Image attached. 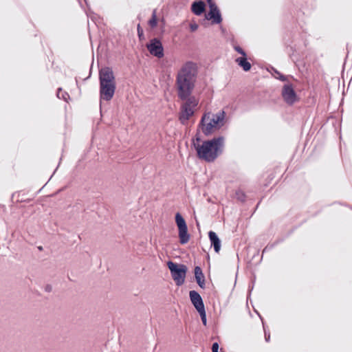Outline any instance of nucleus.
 <instances>
[{"mask_svg": "<svg viewBox=\"0 0 352 352\" xmlns=\"http://www.w3.org/2000/svg\"><path fill=\"white\" fill-rule=\"evenodd\" d=\"M56 169H58V167H56V169H54V172H53V174H55L56 171Z\"/></svg>", "mask_w": 352, "mask_h": 352, "instance_id": "obj_37", "label": "nucleus"}, {"mask_svg": "<svg viewBox=\"0 0 352 352\" xmlns=\"http://www.w3.org/2000/svg\"><path fill=\"white\" fill-rule=\"evenodd\" d=\"M234 49L243 56H246L245 52L239 45H234Z\"/></svg>", "mask_w": 352, "mask_h": 352, "instance_id": "obj_24", "label": "nucleus"}, {"mask_svg": "<svg viewBox=\"0 0 352 352\" xmlns=\"http://www.w3.org/2000/svg\"><path fill=\"white\" fill-rule=\"evenodd\" d=\"M219 345L217 342H214L212 345V352H219Z\"/></svg>", "mask_w": 352, "mask_h": 352, "instance_id": "obj_27", "label": "nucleus"}, {"mask_svg": "<svg viewBox=\"0 0 352 352\" xmlns=\"http://www.w3.org/2000/svg\"><path fill=\"white\" fill-rule=\"evenodd\" d=\"M56 169H58V167H56V169H54V172H53V174H55L56 171Z\"/></svg>", "mask_w": 352, "mask_h": 352, "instance_id": "obj_36", "label": "nucleus"}, {"mask_svg": "<svg viewBox=\"0 0 352 352\" xmlns=\"http://www.w3.org/2000/svg\"><path fill=\"white\" fill-rule=\"evenodd\" d=\"M194 140H195V142L198 143V144H199V142H201V137H200L199 133H197V134L195 135V138H192V144L193 143Z\"/></svg>", "mask_w": 352, "mask_h": 352, "instance_id": "obj_28", "label": "nucleus"}, {"mask_svg": "<svg viewBox=\"0 0 352 352\" xmlns=\"http://www.w3.org/2000/svg\"><path fill=\"white\" fill-rule=\"evenodd\" d=\"M197 312L200 315V317H201V319L203 324L204 326H206V324H207V319H206V309H203V310H201V311H197Z\"/></svg>", "mask_w": 352, "mask_h": 352, "instance_id": "obj_22", "label": "nucleus"}, {"mask_svg": "<svg viewBox=\"0 0 352 352\" xmlns=\"http://www.w3.org/2000/svg\"><path fill=\"white\" fill-rule=\"evenodd\" d=\"M205 10L206 4L203 0H195L191 5V11L197 16H201Z\"/></svg>", "mask_w": 352, "mask_h": 352, "instance_id": "obj_10", "label": "nucleus"}, {"mask_svg": "<svg viewBox=\"0 0 352 352\" xmlns=\"http://www.w3.org/2000/svg\"><path fill=\"white\" fill-rule=\"evenodd\" d=\"M206 19L212 20V24H219L222 21V17L219 9L209 11L208 14L205 15Z\"/></svg>", "mask_w": 352, "mask_h": 352, "instance_id": "obj_11", "label": "nucleus"}, {"mask_svg": "<svg viewBox=\"0 0 352 352\" xmlns=\"http://www.w3.org/2000/svg\"><path fill=\"white\" fill-rule=\"evenodd\" d=\"M116 89V84L100 85V100L109 101L113 97Z\"/></svg>", "mask_w": 352, "mask_h": 352, "instance_id": "obj_8", "label": "nucleus"}, {"mask_svg": "<svg viewBox=\"0 0 352 352\" xmlns=\"http://www.w3.org/2000/svg\"><path fill=\"white\" fill-rule=\"evenodd\" d=\"M56 169H58V167H56V169H54V172H53V174H55L56 171Z\"/></svg>", "mask_w": 352, "mask_h": 352, "instance_id": "obj_34", "label": "nucleus"}, {"mask_svg": "<svg viewBox=\"0 0 352 352\" xmlns=\"http://www.w3.org/2000/svg\"><path fill=\"white\" fill-rule=\"evenodd\" d=\"M226 113L221 110L212 116V118L210 120L212 122L213 124L217 126V129H220L224 124V119Z\"/></svg>", "mask_w": 352, "mask_h": 352, "instance_id": "obj_13", "label": "nucleus"}, {"mask_svg": "<svg viewBox=\"0 0 352 352\" xmlns=\"http://www.w3.org/2000/svg\"><path fill=\"white\" fill-rule=\"evenodd\" d=\"M225 139L223 136L213 138L211 140H205L201 144L193 141L192 146L197 152L199 159L206 162H213L223 153Z\"/></svg>", "mask_w": 352, "mask_h": 352, "instance_id": "obj_2", "label": "nucleus"}, {"mask_svg": "<svg viewBox=\"0 0 352 352\" xmlns=\"http://www.w3.org/2000/svg\"><path fill=\"white\" fill-rule=\"evenodd\" d=\"M261 320H262L263 327L264 333H265V340L267 342H268L270 340V331L268 330H267V328H266L262 318H261Z\"/></svg>", "mask_w": 352, "mask_h": 352, "instance_id": "obj_23", "label": "nucleus"}, {"mask_svg": "<svg viewBox=\"0 0 352 352\" xmlns=\"http://www.w3.org/2000/svg\"><path fill=\"white\" fill-rule=\"evenodd\" d=\"M237 199L241 201H244L245 199V195L242 191H237L236 192Z\"/></svg>", "mask_w": 352, "mask_h": 352, "instance_id": "obj_25", "label": "nucleus"}, {"mask_svg": "<svg viewBox=\"0 0 352 352\" xmlns=\"http://www.w3.org/2000/svg\"><path fill=\"white\" fill-rule=\"evenodd\" d=\"M100 85L116 84L115 76L111 67H105L99 70Z\"/></svg>", "mask_w": 352, "mask_h": 352, "instance_id": "obj_6", "label": "nucleus"}, {"mask_svg": "<svg viewBox=\"0 0 352 352\" xmlns=\"http://www.w3.org/2000/svg\"><path fill=\"white\" fill-rule=\"evenodd\" d=\"M56 169H58V167H56V169H54V172H53V174H55L56 171Z\"/></svg>", "mask_w": 352, "mask_h": 352, "instance_id": "obj_35", "label": "nucleus"}, {"mask_svg": "<svg viewBox=\"0 0 352 352\" xmlns=\"http://www.w3.org/2000/svg\"><path fill=\"white\" fill-rule=\"evenodd\" d=\"M148 24L151 28H155L157 24V19L155 14V10L153 12L152 17L148 21Z\"/></svg>", "mask_w": 352, "mask_h": 352, "instance_id": "obj_21", "label": "nucleus"}, {"mask_svg": "<svg viewBox=\"0 0 352 352\" xmlns=\"http://www.w3.org/2000/svg\"><path fill=\"white\" fill-rule=\"evenodd\" d=\"M84 1H85V3L87 4V6H88L87 0H84Z\"/></svg>", "mask_w": 352, "mask_h": 352, "instance_id": "obj_38", "label": "nucleus"}, {"mask_svg": "<svg viewBox=\"0 0 352 352\" xmlns=\"http://www.w3.org/2000/svg\"><path fill=\"white\" fill-rule=\"evenodd\" d=\"M189 297L192 304L197 311L205 309L203 299L201 295L197 291H190Z\"/></svg>", "mask_w": 352, "mask_h": 352, "instance_id": "obj_9", "label": "nucleus"}, {"mask_svg": "<svg viewBox=\"0 0 352 352\" xmlns=\"http://www.w3.org/2000/svg\"><path fill=\"white\" fill-rule=\"evenodd\" d=\"M274 247V244H272V245H267L265 247V248L263 249V254L269 251V250H271L272 249H273V248Z\"/></svg>", "mask_w": 352, "mask_h": 352, "instance_id": "obj_30", "label": "nucleus"}, {"mask_svg": "<svg viewBox=\"0 0 352 352\" xmlns=\"http://www.w3.org/2000/svg\"><path fill=\"white\" fill-rule=\"evenodd\" d=\"M198 25L196 23H191L190 24V29L191 32H195L198 29Z\"/></svg>", "mask_w": 352, "mask_h": 352, "instance_id": "obj_29", "label": "nucleus"}, {"mask_svg": "<svg viewBox=\"0 0 352 352\" xmlns=\"http://www.w3.org/2000/svg\"><path fill=\"white\" fill-rule=\"evenodd\" d=\"M183 100L186 101L184 104L192 108L195 107L198 104V102L197 101L195 97L192 96L191 95L190 96H188V98L184 99Z\"/></svg>", "mask_w": 352, "mask_h": 352, "instance_id": "obj_18", "label": "nucleus"}, {"mask_svg": "<svg viewBox=\"0 0 352 352\" xmlns=\"http://www.w3.org/2000/svg\"><path fill=\"white\" fill-rule=\"evenodd\" d=\"M167 265L170 270L171 276L177 286L184 283L187 267L184 264H178L171 261H168Z\"/></svg>", "mask_w": 352, "mask_h": 352, "instance_id": "obj_3", "label": "nucleus"}, {"mask_svg": "<svg viewBox=\"0 0 352 352\" xmlns=\"http://www.w3.org/2000/svg\"><path fill=\"white\" fill-rule=\"evenodd\" d=\"M272 70L274 72L272 75L274 76V77L275 78L279 79L280 80H281L283 82H285L287 80V77L285 76H284L283 74H282L281 73H280L278 70H276L274 67H272Z\"/></svg>", "mask_w": 352, "mask_h": 352, "instance_id": "obj_20", "label": "nucleus"}, {"mask_svg": "<svg viewBox=\"0 0 352 352\" xmlns=\"http://www.w3.org/2000/svg\"><path fill=\"white\" fill-rule=\"evenodd\" d=\"M175 223L178 228L179 243L182 245L188 242L190 235L188 232V227L185 219L179 212L175 214Z\"/></svg>", "mask_w": 352, "mask_h": 352, "instance_id": "obj_4", "label": "nucleus"}, {"mask_svg": "<svg viewBox=\"0 0 352 352\" xmlns=\"http://www.w3.org/2000/svg\"><path fill=\"white\" fill-rule=\"evenodd\" d=\"M146 48L149 53L158 58L164 56V47L161 41L157 38H153L146 44Z\"/></svg>", "mask_w": 352, "mask_h": 352, "instance_id": "obj_5", "label": "nucleus"}, {"mask_svg": "<svg viewBox=\"0 0 352 352\" xmlns=\"http://www.w3.org/2000/svg\"><path fill=\"white\" fill-rule=\"evenodd\" d=\"M282 97L285 102L289 105H292L297 101V95L292 84H287L283 86Z\"/></svg>", "mask_w": 352, "mask_h": 352, "instance_id": "obj_7", "label": "nucleus"}, {"mask_svg": "<svg viewBox=\"0 0 352 352\" xmlns=\"http://www.w3.org/2000/svg\"><path fill=\"white\" fill-rule=\"evenodd\" d=\"M195 278L197 285L201 288L206 287L205 276L203 274L202 270L199 266H196L194 269Z\"/></svg>", "mask_w": 352, "mask_h": 352, "instance_id": "obj_14", "label": "nucleus"}, {"mask_svg": "<svg viewBox=\"0 0 352 352\" xmlns=\"http://www.w3.org/2000/svg\"><path fill=\"white\" fill-rule=\"evenodd\" d=\"M197 74V65L192 61L186 62L178 70L175 86L177 96L180 100H184L192 94L195 87Z\"/></svg>", "mask_w": 352, "mask_h": 352, "instance_id": "obj_1", "label": "nucleus"}, {"mask_svg": "<svg viewBox=\"0 0 352 352\" xmlns=\"http://www.w3.org/2000/svg\"><path fill=\"white\" fill-rule=\"evenodd\" d=\"M38 249H39L40 250H41L43 248H42V247H38Z\"/></svg>", "mask_w": 352, "mask_h": 352, "instance_id": "obj_39", "label": "nucleus"}, {"mask_svg": "<svg viewBox=\"0 0 352 352\" xmlns=\"http://www.w3.org/2000/svg\"><path fill=\"white\" fill-rule=\"evenodd\" d=\"M219 352H223V351H219Z\"/></svg>", "mask_w": 352, "mask_h": 352, "instance_id": "obj_40", "label": "nucleus"}, {"mask_svg": "<svg viewBox=\"0 0 352 352\" xmlns=\"http://www.w3.org/2000/svg\"><path fill=\"white\" fill-rule=\"evenodd\" d=\"M137 30H138V35L139 39L140 40L144 39V31L140 25H138Z\"/></svg>", "mask_w": 352, "mask_h": 352, "instance_id": "obj_26", "label": "nucleus"}, {"mask_svg": "<svg viewBox=\"0 0 352 352\" xmlns=\"http://www.w3.org/2000/svg\"><path fill=\"white\" fill-rule=\"evenodd\" d=\"M208 3L214 2L213 0H206Z\"/></svg>", "mask_w": 352, "mask_h": 352, "instance_id": "obj_33", "label": "nucleus"}, {"mask_svg": "<svg viewBox=\"0 0 352 352\" xmlns=\"http://www.w3.org/2000/svg\"><path fill=\"white\" fill-rule=\"evenodd\" d=\"M205 116H204L200 122V125L202 126V131L206 135H209L212 133L213 129L217 128L215 124H213L212 122L210 120L208 123L205 124Z\"/></svg>", "mask_w": 352, "mask_h": 352, "instance_id": "obj_16", "label": "nucleus"}, {"mask_svg": "<svg viewBox=\"0 0 352 352\" xmlns=\"http://www.w3.org/2000/svg\"><path fill=\"white\" fill-rule=\"evenodd\" d=\"M235 61L245 72L250 70L251 64L248 61L246 56L239 57Z\"/></svg>", "mask_w": 352, "mask_h": 352, "instance_id": "obj_17", "label": "nucleus"}, {"mask_svg": "<svg viewBox=\"0 0 352 352\" xmlns=\"http://www.w3.org/2000/svg\"><path fill=\"white\" fill-rule=\"evenodd\" d=\"M46 292H50L52 289V287L51 285H46L44 288Z\"/></svg>", "mask_w": 352, "mask_h": 352, "instance_id": "obj_32", "label": "nucleus"}, {"mask_svg": "<svg viewBox=\"0 0 352 352\" xmlns=\"http://www.w3.org/2000/svg\"><path fill=\"white\" fill-rule=\"evenodd\" d=\"M208 237L211 243V245L213 246L215 252L218 253L221 249V241L218 235L213 231L208 232Z\"/></svg>", "mask_w": 352, "mask_h": 352, "instance_id": "obj_15", "label": "nucleus"}, {"mask_svg": "<svg viewBox=\"0 0 352 352\" xmlns=\"http://www.w3.org/2000/svg\"><path fill=\"white\" fill-rule=\"evenodd\" d=\"M56 96L58 98L63 99L64 101L67 102L69 98V95L66 91H63L62 88H58L57 90Z\"/></svg>", "mask_w": 352, "mask_h": 352, "instance_id": "obj_19", "label": "nucleus"}, {"mask_svg": "<svg viewBox=\"0 0 352 352\" xmlns=\"http://www.w3.org/2000/svg\"><path fill=\"white\" fill-rule=\"evenodd\" d=\"M208 6H209L210 11L213 10V9H214V10L218 9V7L217 6V5L215 4L214 2L208 3Z\"/></svg>", "mask_w": 352, "mask_h": 352, "instance_id": "obj_31", "label": "nucleus"}, {"mask_svg": "<svg viewBox=\"0 0 352 352\" xmlns=\"http://www.w3.org/2000/svg\"><path fill=\"white\" fill-rule=\"evenodd\" d=\"M194 114V111L192 107L186 106L183 104L182 106V111L179 115V120L182 123L189 120L190 117Z\"/></svg>", "mask_w": 352, "mask_h": 352, "instance_id": "obj_12", "label": "nucleus"}]
</instances>
